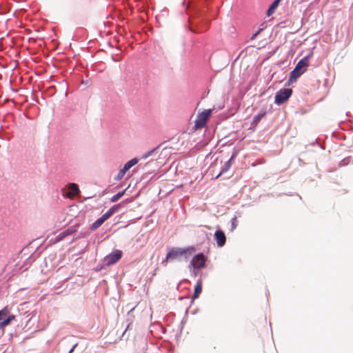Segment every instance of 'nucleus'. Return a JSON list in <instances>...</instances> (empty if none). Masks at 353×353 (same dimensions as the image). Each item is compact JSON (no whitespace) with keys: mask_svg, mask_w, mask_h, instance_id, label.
Here are the masks:
<instances>
[{"mask_svg":"<svg viewBox=\"0 0 353 353\" xmlns=\"http://www.w3.org/2000/svg\"><path fill=\"white\" fill-rule=\"evenodd\" d=\"M196 252V248L194 246H189L186 248H170L166 254L165 259L163 261L162 263L164 264L168 261H173L175 260H180L182 257L185 259H188L193 253Z\"/></svg>","mask_w":353,"mask_h":353,"instance_id":"1","label":"nucleus"},{"mask_svg":"<svg viewBox=\"0 0 353 353\" xmlns=\"http://www.w3.org/2000/svg\"><path fill=\"white\" fill-rule=\"evenodd\" d=\"M207 258L203 253H199L193 256L190 262L189 268L194 276H197V270H201L205 266Z\"/></svg>","mask_w":353,"mask_h":353,"instance_id":"2","label":"nucleus"},{"mask_svg":"<svg viewBox=\"0 0 353 353\" xmlns=\"http://www.w3.org/2000/svg\"><path fill=\"white\" fill-rule=\"evenodd\" d=\"M212 110L211 109L205 110L202 112L198 114L195 120V128L201 129L205 127L208 118L211 115Z\"/></svg>","mask_w":353,"mask_h":353,"instance_id":"3","label":"nucleus"},{"mask_svg":"<svg viewBox=\"0 0 353 353\" xmlns=\"http://www.w3.org/2000/svg\"><path fill=\"white\" fill-rule=\"evenodd\" d=\"M292 90L290 88L279 90L275 94L274 103L281 105L286 101L292 95Z\"/></svg>","mask_w":353,"mask_h":353,"instance_id":"4","label":"nucleus"},{"mask_svg":"<svg viewBox=\"0 0 353 353\" xmlns=\"http://www.w3.org/2000/svg\"><path fill=\"white\" fill-rule=\"evenodd\" d=\"M123 252L120 250H114L104 258V262L107 266H110L118 262L122 257Z\"/></svg>","mask_w":353,"mask_h":353,"instance_id":"5","label":"nucleus"},{"mask_svg":"<svg viewBox=\"0 0 353 353\" xmlns=\"http://www.w3.org/2000/svg\"><path fill=\"white\" fill-rule=\"evenodd\" d=\"M79 192L80 190L78 185L74 183H70L63 190V194L65 197L72 199Z\"/></svg>","mask_w":353,"mask_h":353,"instance_id":"6","label":"nucleus"},{"mask_svg":"<svg viewBox=\"0 0 353 353\" xmlns=\"http://www.w3.org/2000/svg\"><path fill=\"white\" fill-rule=\"evenodd\" d=\"M214 240L219 247H223L226 241L224 232L221 230H216L214 233Z\"/></svg>","mask_w":353,"mask_h":353,"instance_id":"7","label":"nucleus"},{"mask_svg":"<svg viewBox=\"0 0 353 353\" xmlns=\"http://www.w3.org/2000/svg\"><path fill=\"white\" fill-rule=\"evenodd\" d=\"M308 59L309 56H306L301 59L296 64L295 68L301 71L302 73H304L308 66Z\"/></svg>","mask_w":353,"mask_h":353,"instance_id":"8","label":"nucleus"},{"mask_svg":"<svg viewBox=\"0 0 353 353\" xmlns=\"http://www.w3.org/2000/svg\"><path fill=\"white\" fill-rule=\"evenodd\" d=\"M76 232V230L73 228H68L61 232H60L55 237V243L62 241L65 236L72 234Z\"/></svg>","mask_w":353,"mask_h":353,"instance_id":"9","label":"nucleus"},{"mask_svg":"<svg viewBox=\"0 0 353 353\" xmlns=\"http://www.w3.org/2000/svg\"><path fill=\"white\" fill-rule=\"evenodd\" d=\"M119 205H115L110 208L105 213H104L101 218L104 221V222L108 219L110 216H112L118 209Z\"/></svg>","mask_w":353,"mask_h":353,"instance_id":"10","label":"nucleus"},{"mask_svg":"<svg viewBox=\"0 0 353 353\" xmlns=\"http://www.w3.org/2000/svg\"><path fill=\"white\" fill-rule=\"evenodd\" d=\"M302 74L303 73L301 71L294 68V69L290 72L289 82L291 83H294Z\"/></svg>","mask_w":353,"mask_h":353,"instance_id":"11","label":"nucleus"},{"mask_svg":"<svg viewBox=\"0 0 353 353\" xmlns=\"http://www.w3.org/2000/svg\"><path fill=\"white\" fill-rule=\"evenodd\" d=\"M281 0H274L267 11V15L271 16L276 10Z\"/></svg>","mask_w":353,"mask_h":353,"instance_id":"12","label":"nucleus"},{"mask_svg":"<svg viewBox=\"0 0 353 353\" xmlns=\"http://www.w3.org/2000/svg\"><path fill=\"white\" fill-rule=\"evenodd\" d=\"M139 162V159L137 158L132 159L128 161L123 166L124 170L128 172L132 166L135 165Z\"/></svg>","mask_w":353,"mask_h":353,"instance_id":"13","label":"nucleus"},{"mask_svg":"<svg viewBox=\"0 0 353 353\" xmlns=\"http://www.w3.org/2000/svg\"><path fill=\"white\" fill-rule=\"evenodd\" d=\"M202 290V282L201 280L197 281L196 285L195 286L193 299H195L199 296Z\"/></svg>","mask_w":353,"mask_h":353,"instance_id":"14","label":"nucleus"},{"mask_svg":"<svg viewBox=\"0 0 353 353\" xmlns=\"http://www.w3.org/2000/svg\"><path fill=\"white\" fill-rule=\"evenodd\" d=\"M265 111H261L258 114L253 117V123L256 125L261 120V119L265 117Z\"/></svg>","mask_w":353,"mask_h":353,"instance_id":"15","label":"nucleus"},{"mask_svg":"<svg viewBox=\"0 0 353 353\" xmlns=\"http://www.w3.org/2000/svg\"><path fill=\"white\" fill-rule=\"evenodd\" d=\"M125 191L126 189L112 196V197L110 199V201L112 203L117 201L121 197H122L124 195Z\"/></svg>","mask_w":353,"mask_h":353,"instance_id":"16","label":"nucleus"},{"mask_svg":"<svg viewBox=\"0 0 353 353\" xmlns=\"http://www.w3.org/2000/svg\"><path fill=\"white\" fill-rule=\"evenodd\" d=\"M103 223L104 221L100 217L92 223L91 228L92 230H96L99 228Z\"/></svg>","mask_w":353,"mask_h":353,"instance_id":"17","label":"nucleus"},{"mask_svg":"<svg viewBox=\"0 0 353 353\" xmlns=\"http://www.w3.org/2000/svg\"><path fill=\"white\" fill-rule=\"evenodd\" d=\"M14 319V315H10L9 316L6 317V319H3V321L0 323V325L6 326V325H8Z\"/></svg>","mask_w":353,"mask_h":353,"instance_id":"18","label":"nucleus"},{"mask_svg":"<svg viewBox=\"0 0 353 353\" xmlns=\"http://www.w3.org/2000/svg\"><path fill=\"white\" fill-rule=\"evenodd\" d=\"M8 309L7 307H4L1 310H0V321L2 322L3 319H6V316L8 314Z\"/></svg>","mask_w":353,"mask_h":353,"instance_id":"19","label":"nucleus"},{"mask_svg":"<svg viewBox=\"0 0 353 353\" xmlns=\"http://www.w3.org/2000/svg\"><path fill=\"white\" fill-rule=\"evenodd\" d=\"M127 172L125 170H124L123 168H122L118 173L117 177H116V179L117 180H121L123 176Z\"/></svg>","mask_w":353,"mask_h":353,"instance_id":"20","label":"nucleus"},{"mask_svg":"<svg viewBox=\"0 0 353 353\" xmlns=\"http://www.w3.org/2000/svg\"><path fill=\"white\" fill-rule=\"evenodd\" d=\"M157 148H154L153 150L148 152L147 153L144 154L142 157V159H146L148 157H149L150 156L152 155V154L156 150Z\"/></svg>","mask_w":353,"mask_h":353,"instance_id":"21","label":"nucleus"},{"mask_svg":"<svg viewBox=\"0 0 353 353\" xmlns=\"http://www.w3.org/2000/svg\"><path fill=\"white\" fill-rule=\"evenodd\" d=\"M236 218L234 217L232 219V230H234L236 228Z\"/></svg>","mask_w":353,"mask_h":353,"instance_id":"22","label":"nucleus"},{"mask_svg":"<svg viewBox=\"0 0 353 353\" xmlns=\"http://www.w3.org/2000/svg\"><path fill=\"white\" fill-rule=\"evenodd\" d=\"M260 31H261V30H259V31H257L256 33H254V34L252 36L251 39H254L256 37V36L259 34Z\"/></svg>","mask_w":353,"mask_h":353,"instance_id":"23","label":"nucleus"},{"mask_svg":"<svg viewBox=\"0 0 353 353\" xmlns=\"http://www.w3.org/2000/svg\"><path fill=\"white\" fill-rule=\"evenodd\" d=\"M230 161H231V159H230V160H229V161H228V162H227V164H228V168L230 166Z\"/></svg>","mask_w":353,"mask_h":353,"instance_id":"24","label":"nucleus"},{"mask_svg":"<svg viewBox=\"0 0 353 353\" xmlns=\"http://www.w3.org/2000/svg\"><path fill=\"white\" fill-rule=\"evenodd\" d=\"M75 347H76V345L70 350V353H71L74 350Z\"/></svg>","mask_w":353,"mask_h":353,"instance_id":"25","label":"nucleus"}]
</instances>
